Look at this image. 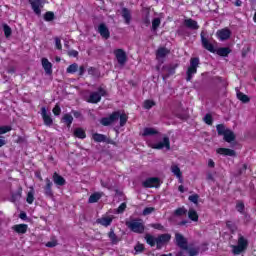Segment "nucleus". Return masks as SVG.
I'll list each match as a JSON object with an SVG mask.
<instances>
[{
  "instance_id": "e433bc0d",
  "label": "nucleus",
  "mask_w": 256,
  "mask_h": 256,
  "mask_svg": "<svg viewBox=\"0 0 256 256\" xmlns=\"http://www.w3.org/2000/svg\"><path fill=\"white\" fill-rule=\"evenodd\" d=\"M118 119H120V127H124V125H125V123H127V119H128L127 114H125V113L121 114V112H119Z\"/></svg>"
},
{
  "instance_id": "c85d7f7f",
  "label": "nucleus",
  "mask_w": 256,
  "mask_h": 256,
  "mask_svg": "<svg viewBox=\"0 0 256 256\" xmlns=\"http://www.w3.org/2000/svg\"><path fill=\"white\" fill-rule=\"evenodd\" d=\"M74 136L78 137V139H85L87 135L85 134V130L83 128H76L74 130Z\"/></svg>"
},
{
  "instance_id": "2f4dec72",
  "label": "nucleus",
  "mask_w": 256,
  "mask_h": 256,
  "mask_svg": "<svg viewBox=\"0 0 256 256\" xmlns=\"http://www.w3.org/2000/svg\"><path fill=\"white\" fill-rule=\"evenodd\" d=\"M92 139L96 141V143H103L105 142L106 137L103 134L95 133L93 134Z\"/></svg>"
},
{
  "instance_id": "cd10ccee",
  "label": "nucleus",
  "mask_w": 256,
  "mask_h": 256,
  "mask_svg": "<svg viewBox=\"0 0 256 256\" xmlns=\"http://www.w3.org/2000/svg\"><path fill=\"white\" fill-rule=\"evenodd\" d=\"M185 25L186 27H188L189 29H199V25L197 24V21L193 20V19H187L185 20Z\"/></svg>"
},
{
  "instance_id": "0eeeda50",
  "label": "nucleus",
  "mask_w": 256,
  "mask_h": 256,
  "mask_svg": "<svg viewBox=\"0 0 256 256\" xmlns=\"http://www.w3.org/2000/svg\"><path fill=\"white\" fill-rule=\"evenodd\" d=\"M197 67H199V58H192L190 60V66L187 70V78L186 81H191L195 73H197Z\"/></svg>"
},
{
  "instance_id": "4468645a",
  "label": "nucleus",
  "mask_w": 256,
  "mask_h": 256,
  "mask_svg": "<svg viewBox=\"0 0 256 256\" xmlns=\"http://www.w3.org/2000/svg\"><path fill=\"white\" fill-rule=\"evenodd\" d=\"M169 55V49L165 47L158 48L156 51V59L157 61H160V63H163V60Z\"/></svg>"
},
{
  "instance_id": "052dcab7",
  "label": "nucleus",
  "mask_w": 256,
  "mask_h": 256,
  "mask_svg": "<svg viewBox=\"0 0 256 256\" xmlns=\"http://www.w3.org/2000/svg\"><path fill=\"white\" fill-rule=\"evenodd\" d=\"M227 227L228 229H230L231 231H235V225L232 224V222H227Z\"/></svg>"
},
{
  "instance_id": "dca6fc26",
  "label": "nucleus",
  "mask_w": 256,
  "mask_h": 256,
  "mask_svg": "<svg viewBox=\"0 0 256 256\" xmlns=\"http://www.w3.org/2000/svg\"><path fill=\"white\" fill-rule=\"evenodd\" d=\"M216 35L220 41H227V39L231 37V30H229L228 28H224L218 30Z\"/></svg>"
},
{
  "instance_id": "412c9836",
  "label": "nucleus",
  "mask_w": 256,
  "mask_h": 256,
  "mask_svg": "<svg viewBox=\"0 0 256 256\" xmlns=\"http://www.w3.org/2000/svg\"><path fill=\"white\" fill-rule=\"evenodd\" d=\"M140 134L142 137H153V135H159V131L155 128L147 127Z\"/></svg>"
},
{
  "instance_id": "ddd939ff",
  "label": "nucleus",
  "mask_w": 256,
  "mask_h": 256,
  "mask_svg": "<svg viewBox=\"0 0 256 256\" xmlns=\"http://www.w3.org/2000/svg\"><path fill=\"white\" fill-rule=\"evenodd\" d=\"M161 185V181L157 177L148 178L143 182V187L151 188V187H159Z\"/></svg>"
},
{
  "instance_id": "b1692460",
  "label": "nucleus",
  "mask_w": 256,
  "mask_h": 256,
  "mask_svg": "<svg viewBox=\"0 0 256 256\" xmlns=\"http://www.w3.org/2000/svg\"><path fill=\"white\" fill-rule=\"evenodd\" d=\"M46 187H45V196L46 197H53V191L51 187L53 186V182L49 178H46Z\"/></svg>"
},
{
  "instance_id": "7ed1b4c3",
  "label": "nucleus",
  "mask_w": 256,
  "mask_h": 256,
  "mask_svg": "<svg viewBox=\"0 0 256 256\" xmlns=\"http://www.w3.org/2000/svg\"><path fill=\"white\" fill-rule=\"evenodd\" d=\"M128 229L132 230L133 233H143L145 231V224L141 219H133L126 222Z\"/></svg>"
},
{
  "instance_id": "aec40b11",
  "label": "nucleus",
  "mask_w": 256,
  "mask_h": 256,
  "mask_svg": "<svg viewBox=\"0 0 256 256\" xmlns=\"http://www.w3.org/2000/svg\"><path fill=\"white\" fill-rule=\"evenodd\" d=\"M27 229H29L27 224H16L12 226V230L19 235H25V233H27Z\"/></svg>"
},
{
  "instance_id": "a211bd4d",
  "label": "nucleus",
  "mask_w": 256,
  "mask_h": 256,
  "mask_svg": "<svg viewBox=\"0 0 256 256\" xmlns=\"http://www.w3.org/2000/svg\"><path fill=\"white\" fill-rule=\"evenodd\" d=\"M216 153H218V155H223L224 157H235V155H237L235 150L229 148H218Z\"/></svg>"
},
{
  "instance_id": "ea45409f",
  "label": "nucleus",
  "mask_w": 256,
  "mask_h": 256,
  "mask_svg": "<svg viewBox=\"0 0 256 256\" xmlns=\"http://www.w3.org/2000/svg\"><path fill=\"white\" fill-rule=\"evenodd\" d=\"M159 25H161V19L155 18V19L152 21V29H153V31H156L157 28L159 27Z\"/></svg>"
},
{
  "instance_id": "4be33fe9",
  "label": "nucleus",
  "mask_w": 256,
  "mask_h": 256,
  "mask_svg": "<svg viewBox=\"0 0 256 256\" xmlns=\"http://www.w3.org/2000/svg\"><path fill=\"white\" fill-rule=\"evenodd\" d=\"M201 41L204 49H207V51H210V53H215V46H213L203 34H201Z\"/></svg>"
},
{
  "instance_id": "7c9ffc66",
  "label": "nucleus",
  "mask_w": 256,
  "mask_h": 256,
  "mask_svg": "<svg viewBox=\"0 0 256 256\" xmlns=\"http://www.w3.org/2000/svg\"><path fill=\"white\" fill-rule=\"evenodd\" d=\"M217 55H220V57H227L231 53V49L229 48H219L216 51Z\"/></svg>"
},
{
  "instance_id": "393cba45",
  "label": "nucleus",
  "mask_w": 256,
  "mask_h": 256,
  "mask_svg": "<svg viewBox=\"0 0 256 256\" xmlns=\"http://www.w3.org/2000/svg\"><path fill=\"white\" fill-rule=\"evenodd\" d=\"M122 17L125 20L126 25H129V23H131V10L123 8Z\"/></svg>"
},
{
  "instance_id": "8fccbe9b",
  "label": "nucleus",
  "mask_w": 256,
  "mask_h": 256,
  "mask_svg": "<svg viewBox=\"0 0 256 256\" xmlns=\"http://www.w3.org/2000/svg\"><path fill=\"white\" fill-rule=\"evenodd\" d=\"M125 209H127V204L126 203H122L117 208L116 213H123L125 211Z\"/></svg>"
},
{
  "instance_id": "a19ab883",
  "label": "nucleus",
  "mask_w": 256,
  "mask_h": 256,
  "mask_svg": "<svg viewBox=\"0 0 256 256\" xmlns=\"http://www.w3.org/2000/svg\"><path fill=\"white\" fill-rule=\"evenodd\" d=\"M185 213H187V210L185 208H178L175 210L174 215H176L177 217H181V215H185Z\"/></svg>"
},
{
  "instance_id": "473e14b6",
  "label": "nucleus",
  "mask_w": 256,
  "mask_h": 256,
  "mask_svg": "<svg viewBox=\"0 0 256 256\" xmlns=\"http://www.w3.org/2000/svg\"><path fill=\"white\" fill-rule=\"evenodd\" d=\"M188 217L191 219V221H199V215L197 214V211L194 209H190L188 211Z\"/></svg>"
},
{
  "instance_id": "f704fd0d",
  "label": "nucleus",
  "mask_w": 256,
  "mask_h": 256,
  "mask_svg": "<svg viewBox=\"0 0 256 256\" xmlns=\"http://www.w3.org/2000/svg\"><path fill=\"white\" fill-rule=\"evenodd\" d=\"M26 201L29 203V205H32V203L35 201V192L33 189L28 192Z\"/></svg>"
},
{
  "instance_id": "37998d69",
  "label": "nucleus",
  "mask_w": 256,
  "mask_h": 256,
  "mask_svg": "<svg viewBox=\"0 0 256 256\" xmlns=\"http://www.w3.org/2000/svg\"><path fill=\"white\" fill-rule=\"evenodd\" d=\"M54 41H55L56 49H58L59 51H61V49H63V46L61 45V38L55 37V38H54Z\"/></svg>"
},
{
  "instance_id": "5fc2aeb1",
  "label": "nucleus",
  "mask_w": 256,
  "mask_h": 256,
  "mask_svg": "<svg viewBox=\"0 0 256 256\" xmlns=\"http://www.w3.org/2000/svg\"><path fill=\"white\" fill-rule=\"evenodd\" d=\"M54 115H61V107L59 105H56L52 110Z\"/></svg>"
},
{
  "instance_id": "39448f33",
  "label": "nucleus",
  "mask_w": 256,
  "mask_h": 256,
  "mask_svg": "<svg viewBox=\"0 0 256 256\" xmlns=\"http://www.w3.org/2000/svg\"><path fill=\"white\" fill-rule=\"evenodd\" d=\"M148 146L151 147V149H165L169 151V149H171V142L169 141V137H164L163 141L158 143L148 142Z\"/></svg>"
},
{
  "instance_id": "c9c22d12",
  "label": "nucleus",
  "mask_w": 256,
  "mask_h": 256,
  "mask_svg": "<svg viewBox=\"0 0 256 256\" xmlns=\"http://www.w3.org/2000/svg\"><path fill=\"white\" fill-rule=\"evenodd\" d=\"M79 70V65L77 63H73L67 67V73H77Z\"/></svg>"
},
{
  "instance_id": "13d9d810",
  "label": "nucleus",
  "mask_w": 256,
  "mask_h": 256,
  "mask_svg": "<svg viewBox=\"0 0 256 256\" xmlns=\"http://www.w3.org/2000/svg\"><path fill=\"white\" fill-rule=\"evenodd\" d=\"M68 55L69 57H77V55H79V52H77V50H70L68 51Z\"/></svg>"
},
{
  "instance_id": "0e129e2a",
  "label": "nucleus",
  "mask_w": 256,
  "mask_h": 256,
  "mask_svg": "<svg viewBox=\"0 0 256 256\" xmlns=\"http://www.w3.org/2000/svg\"><path fill=\"white\" fill-rule=\"evenodd\" d=\"M208 167H215V162L213 161V159L208 160Z\"/></svg>"
},
{
  "instance_id": "72a5a7b5",
  "label": "nucleus",
  "mask_w": 256,
  "mask_h": 256,
  "mask_svg": "<svg viewBox=\"0 0 256 256\" xmlns=\"http://www.w3.org/2000/svg\"><path fill=\"white\" fill-rule=\"evenodd\" d=\"M237 98L239 101H242V103H249L250 101L249 96L243 94V92H237Z\"/></svg>"
},
{
  "instance_id": "f3484780",
  "label": "nucleus",
  "mask_w": 256,
  "mask_h": 256,
  "mask_svg": "<svg viewBox=\"0 0 256 256\" xmlns=\"http://www.w3.org/2000/svg\"><path fill=\"white\" fill-rule=\"evenodd\" d=\"M41 63L46 75H51L53 73V64L50 63L49 59L42 58Z\"/></svg>"
},
{
  "instance_id": "a878e982",
  "label": "nucleus",
  "mask_w": 256,
  "mask_h": 256,
  "mask_svg": "<svg viewBox=\"0 0 256 256\" xmlns=\"http://www.w3.org/2000/svg\"><path fill=\"white\" fill-rule=\"evenodd\" d=\"M53 181L56 185H60V186L65 185V178L57 174V172H55L53 175Z\"/></svg>"
},
{
  "instance_id": "de8ad7c7",
  "label": "nucleus",
  "mask_w": 256,
  "mask_h": 256,
  "mask_svg": "<svg viewBox=\"0 0 256 256\" xmlns=\"http://www.w3.org/2000/svg\"><path fill=\"white\" fill-rule=\"evenodd\" d=\"M4 35L5 37H11V27L9 25H4Z\"/></svg>"
},
{
  "instance_id": "774afa93",
  "label": "nucleus",
  "mask_w": 256,
  "mask_h": 256,
  "mask_svg": "<svg viewBox=\"0 0 256 256\" xmlns=\"http://www.w3.org/2000/svg\"><path fill=\"white\" fill-rule=\"evenodd\" d=\"M178 190L180 191V193H185V187L183 185H180L178 187Z\"/></svg>"
},
{
  "instance_id": "bf43d9fd",
  "label": "nucleus",
  "mask_w": 256,
  "mask_h": 256,
  "mask_svg": "<svg viewBox=\"0 0 256 256\" xmlns=\"http://www.w3.org/2000/svg\"><path fill=\"white\" fill-rule=\"evenodd\" d=\"M197 253H199V251L195 248L189 250L190 256H195V255H197Z\"/></svg>"
},
{
  "instance_id": "423d86ee",
  "label": "nucleus",
  "mask_w": 256,
  "mask_h": 256,
  "mask_svg": "<svg viewBox=\"0 0 256 256\" xmlns=\"http://www.w3.org/2000/svg\"><path fill=\"white\" fill-rule=\"evenodd\" d=\"M107 95V91L103 88H99L97 92L90 93L87 101L88 103H99L101 101L102 97H105Z\"/></svg>"
},
{
  "instance_id": "6ab92c4d",
  "label": "nucleus",
  "mask_w": 256,
  "mask_h": 256,
  "mask_svg": "<svg viewBox=\"0 0 256 256\" xmlns=\"http://www.w3.org/2000/svg\"><path fill=\"white\" fill-rule=\"evenodd\" d=\"M98 33H100L103 39H109V37H111V32H109V28H107V25L105 24H100L98 26Z\"/></svg>"
},
{
  "instance_id": "c03bdc74",
  "label": "nucleus",
  "mask_w": 256,
  "mask_h": 256,
  "mask_svg": "<svg viewBox=\"0 0 256 256\" xmlns=\"http://www.w3.org/2000/svg\"><path fill=\"white\" fill-rule=\"evenodd\" d=\"M236 209H237V211H239V213H243V211L245 209V204H243V202H241V201L237 202Z\"/></svg>"
},
{
  "instance_id": "09e8293b",
  "label": "nucleus",
  "mask_w": 256,
  "mask_h": 256,
  "mask_svg": "<svg viewBox=\"0 0 256 256\" xmlns=\"http://www.w3.org/2000/svg\"><path fill=\"white\" fill-rule=\"evenodd\" d=\"M204 121L207 125H211V123H213V117L210 114H206L204 117Z\"/></svg>"
},
{
  "instance_id": "e2e57ef3",
  "label": "nucleus",
  "mask_w": 256,
  "mask_h": 256,
  "mask_svg": "<svg viewBox=\"0 0 256 256\" xmlns=\"http://www.w3.org/2000/svg\"><path fill=\"white\" fill-rule=\"evenodd\" d=\"M85 74V67L84 66H80L79 67V75H84Z\"/></svg>"
},
{
  "instance_id": "338daca9",
  "label": "nucleus",
  "mask_w": 256,
  "mask_h": 256,
  "mask_svg": "<svg viewBox=\"0 0 256 256\" xmlns=\"http://www.w3.org/2000/svg\"><path fill=\"white\" fill-rule=\"evenodd\" d=\"M6 143L7 142L5 141V139L0 137V147H3V145H6Z\"/></svg>"
},
{
  "instance_id": "49530a36",
  "label": "nucleus",
  "mask_w": 256,
  "mask_h": 256,
  "mask_svg": "<svg viewBox=\"0 0 256 256\" xmlns=\"http://www.w3.org/2000/svg\"><path fill=\"white\" fill-rule=\"evenodd\" d=\"M153 211H155V208L153 207H147L143 210V215L147 216V215H151V213H153Z\"/></svg>"
},
{
  "instance_id": "4c0bfd02",
  "label": "nucleus",
  "mask_w": 256,
  "mask_h": 256,
  "mask_svg": "<svg viewBox=\"0 0 256 256\" xmlns=\"http://www.w3.org/2000/svg\"><path fill=\"white\" fill-rule=\"evenodd\" d=\"M64 123H66L67 127H71V123H73V116L70 114H66L63 117Z\"/></svg>"
},
{
  "instance_id": "603ef678",
  "label": "nucleus",
  "mask_w": 256,
  "mask_h": 256,
  "mask_svg": "<svg viewBox=\"0 0 256 256\" xmlns=\"http://www.w3.org/2000/svg\"><path fill=\"white\" fill-rule=\"evenodd\" d=\"M142 23L146 26L149 27L151 25V19L149 18V14L146 15L145 18H143Z\"/></svg>"
},
{
  "instance_id": "79ce46f5",
  "label": "nucleus",
  "mask_w": 256,
  "mask_h": 256,
  "mask_svg": "<svg viewBox=\"0 0 256 256\" xmlns=\"http://www.w3.org/2000/svg\"><path fill=\"white\" fill-rule=\"evenodd\" d=\"M11 131V126H0V135H5Z\"/></svg>"
},
{
  "instance_id": "bb28decb",
  "label": "nucleus",
  "mask_w": 256,
  "mask_h": 256,
  "mask_svg": "<svg viewBox=\"0 0 256 256\" xmlns=\"http://www.w3.org/2000/svg\"><path fill=\"white\" fill-rule=\"evenodd\" d=\"M101 197H103V193L101 192H95L93 193L90 197L88 202L89 203H97V201H99V199H101Z\"/></svg>"
},
{
  "instance_id": "3c124183",
  "label": "nucleus",
  "mask_w": 256,
  "mask_h": 256,
  "mask_svg": "<svg viewBox=\"0 0 256 256\" xmlns=\"http://www.w3.org/2000/svg\"><path fill=\"white\" fill-rule=\"evenodd\" d=\"M189 201H191V203L197 204L199 201V195L194 194V195L189 196Z\"/></svg>"
},
{
  "instance_id": "a18cd8bd",
  "label": "nucleus",
  "mask_w": 256,
  "mask_h": 256,
  "mask_svg": "<svg viewBox=\"0 0 256 256\" xmlns=\"http://www.w3.org/2000/svg\"><path fill=\"white\" fill-rule=\"evenodd\" d=\"M55 14L53 12H47L44 16L45 21H53Z\"/></svg>"
},
{
  "instance_id": "5701e85b",
  "label": "nucleus",
  "mask_w": 256,
  "mask_h": 256,
  "mask_svg": "<svg viewBox=\"0 0 256 256\" xmlns=\"http://www.w3.org/2000/svg\"><path fill=\"white\" fill-rule=\"evenodd\" d=\"M97 223L103 225V227H109L113 223V216H103L97 220Z\"/></svg>"
},
{
  "instance_id": "6e6552de",
  "label": "nucleus",
  "mask_w": 256,
  "mask_h": 256,
  "mask_svg": "<svg viewBox=\"0 0 256 256\" xmlns=\"http://www.w3.org/2000/svg\"><path fill=\"white\" fill-rule=\"evenodd\" d=\"M29 3L31 5L32 11L36 15H41V9L45 3H47V0H29Z\"/></svg>"
},
{
  "instance_id": "c756f323",
  "label": "nucleus",
  "mask_w": 256,
  "mask_h": 256,
  "mask_svg": "<svg viewBox=\"0 0 256 256\" xmlns=\"http://www.w3.org/2000/svg\"><path fill=\"white\" fill-rule=\"evenodd\" d=\"M108 237L113 245H117V243H119V238L115 234V231L110 230V232L108 233Z\"/></svg>"
},
{
  "instance_id": "9b49d317",
  "label": "nucleus",
  "mask_w": 256,
  "mask_h": 256,
  "mask_svg": "<svg viewBox=\"0 0 256 256\" xmlns=\"http://www.w3.org/2000/svg\"><path fill=\"white\" fill-rule=\"evenodd\" d=\"M114 55L119 63V65H123L124 63H127V54L123 49H117L114 51Z\"/></svg>"
},
{
  "instance_id": "4d7b16f0",
  "label": "nucleus",
  "mask_w": 256,
  "mask_h": 256,
  "mask_svg": "<svg viewBox=\"0 0 256 256\" xmlns=\"http://www.w3.org/2000/svg\"><path fill=\"white\" fill-rule=\"evenodd\" d=\"M46 247H57V241L56 240H52L50 242L46 243Z\"/></svg>"
},
{
  "instance_id": "6e6d98bb",
  "label": "nucleus",
  "mask_w": 256,
  "mask_h": 256,
  "mask_svg": "<svg viewBox=\"0 0 256 256\" xmlns=\"http://www.w3.org/2000/svg\"><path fill=\"white\" fill-rule=\"evenodd\" d=\"M151 227H153V229H158V231H163V225L159 223L151 224Z\"/></svg>"
},
{
  "instance_id": "58836bf2",
  "label": "nucleus",
  "mask_w": 256,
  "mask_h": 256,
  "mask_svg": "<svg viewBox=\"0 0 256 256\" xmlns=\"http://www.w3.org/2000/svg\"><path fill=\"white\" fill-rule=\"evenodd\" d=\"M144 109H151V107H155V101L153 100H146L143 104Z\"/></svg>"
},
{
  "instance_id": "f03ea898",
  "label": "nucleus",
  "mask_w": 256,
  "mask_h": 256,
  "mask_svg": "<svg viewBox=\"0 0 256 256\" xmlns=\"http://www.w3.org/2000/svg\"><path fill=\"white\" fill-rule=\"evenodd\" d=\"M216 129L218 135L224 136V141H226V143H231V141H235V133H233V131L225 127V125L219 124L216 126Z\"/></svg>"
},
{
  "instance_id": "2eb2a0df",
  "label": "nucleus",
  "mask_w": 256,
  "mask_h": 256,
  "mask_svg": "<svg viewBox=\"0 0 256 256\" xmlns=\"http://www.w3.org/2000/svg\"><path fill=\"white\" fill-rule=\"evenodd\" d=\"M175 240L180 249L187 251V239H185V237H183L180 233H176Z\"/></svg>"
},
{
  "instance_id": "680f3d73",
  "label": "nucleus",
  "mask_w": 256,
  "mask_h": 256,
  "mask_svg": "<svg viewBox=\"0 0 256 256\" xmlns=\"http://www.w3.org/2000/svg\"><path fill=\"white\" fill-rule=\"evenodd\" d=\"M95 73H97V70L95 68H89L88 69V74L89 75H95Z\"/></svg>"
},
{
  "instance_id": "20e7f679",
  "label": "nucleus",
  "mask_w": 256,
  "mask_h": 256,
  "mask_svg": "<svg viewBox=\"0 0 256 256\" xmlns=\"http://www.w3.org/2000/svg\"><path fill=\"white\" fill-rule=\"evenodd\" d=\"M249 245V242L245 237L239 236L238 238V244L237 245H232V253L234 255H241V253L245 252L247 250V247Z\"/></svg>"
},
{
  "instance_id": "9d476101",
  "label": "nucleus",
  "mask_w": 256,
  "mask_h": 256,
  "mask_svg": "<svg viewBox=\"0 0 256 256\" xmlns=\"http://www.w3.org/2000/svg\"><path fill=\"white\" fill-rule=\"evenodd\" d=\"M41 115L44 122V125L47 127H51L53 125V118H51V114L47 113V108L42 107L41 108Z\"/></svg>"
},
{
  "instance_id": "864d4df0",
  "label": "nucleus",
  "mask_w": 256,
  "mask_h": 256,
  "mask_svg": "<svg viewBox=\"0 0 256 256\" xmlns=\"http://www.w3.org/2000/svg\"><path fill=\"white\" fill-rule=\"evenodd\" d=\"M134 249L136 253H142V251L145 249V246L143 244H137Z\"/></svg>"
},
{
  "instance_id": "f8f14e48",
  "label": "nucleus",
  "mask_w": 256,
  "mask_h": 256,
  "mask_svg": "<svg viewBox=\"0 0 256 256\" xmlns=\"http://www.w3.org/2000/svg\"><path fill=\"white\" fill-rule=\"evenodd\" d=\"M170 171L175 177L178 178L179 183H183V172H181V168H179V165H177L176 163H172Z\"/></svg>"
},
{
  "instance_id": "f257e3e1",
  "label": "nucleus",
  "mask_w": 256,
  "mask_h": 256,
  "mask_svg": "<svg viewBox=\"0 0 256 256\" xmlns=\"http://www.w3.org/2000/svg\"><path fill=\"white\" fill-rule=\"evenodd\" d=\"M145 240L150 247H157V249H161L165 243H169L171 241V235L170 234H161L157 238L151 234L145 235Z\"/></svg>"
},
{
  "instance_id": "1a4fd4ad",
  "label": "nucleus",
  "mask_w": 256,
  "mask_h": 256,
  "mask_svg": "<svg viewBox=\"0 0 256 256\" xmlns=\"http://www.w3.org/2000/svg\"><path fill=\"white\" fill-rule=\"evenodd\" d=\"M119 120V112H113L109 117H104L100 120L101 125L107 127L109 125H113L115 121Z\"/></svg>"
},
{
  "instance_id": "69168bd1",
  "label": "nucleus",
  "mask_w": 256,
  "mask_h": 256,
  "mask_svg": "<svg viewBox=\"0 0 256 256\" xmlns=\"http://www.w3.org/2000/svg\"><path fill=\"white\" fill-rule=\"evenodd\" d=\"M20 219H27V214L25 212L20 213Z\"/></svg>"
}]
</instances>
